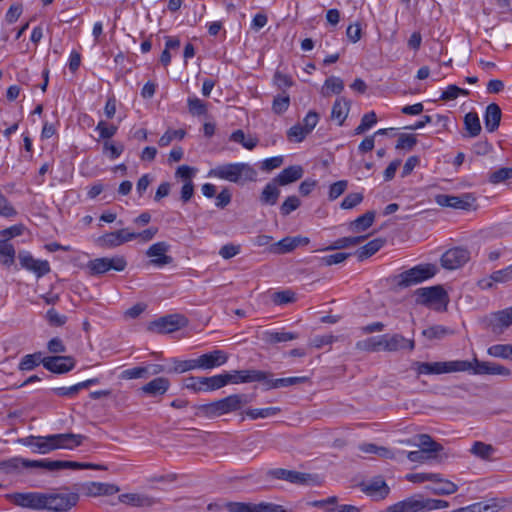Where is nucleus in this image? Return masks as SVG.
Here are the masks:
<instances>
[{"instance_id":"3","label":"nucleus","mask_w":512,"mask_h":512,"mask_svg":"<svg viewBox=\"0 0 512 512\" xmlns=\"http://www.w3.org/2000/svg\"><path fill=\"white\" fill-rule=\"evenodd\" d=\"M418 375H440L453 372L469 371L473 363L467 360H454L443 362H415Z\"/></svg>"},{"instance_id":"34","label":"nucleus","mask_w":512,"mask_h":512,"mask_svg":"<svg viewBox=\"0 0 512 512\" xmlns=\"http://www.w3.org/2000/svg\"><path fill=\"white\" fill-rule=\"evenodd\" d=\"M362 486V491L368 495H379L381 498H385L389 493L388 485L381 478L374 479L368 484H363Z\"/></svg>"},{"instance_id":"35","label":"nucleus","mask_w":512,"mask_h":512,"mask_svg":"<svg viewBox=\"0 0 512 512\" xmlns=\"http://www.w3.org/2000/svg\"><path fill=\"white\" fill-rule=\"evenodd\" d=\"M350 102L344 98H338L333 104L331 117L342 125L349 112Z\"/></svg>"},{"instance_id":"59","label":"nucleus","mask_w":512,"mask_h":512,"mask_svg":"<svg viewBox=\"0 0 512 512\" xmlns=\"http://www.w3.org/2000/svg\"><path fill=\"white\" fill-rule=\"evenodd\" d=\"M508 179H512V168L508 167L500 168L489 175V182L492 184H498Z\"/></svg>"},{"instance_id":"37","label":"nucleus","mask_w":512,"mask_h":512,"mask_svg":"<svg viewBox=\"0 0 512 512\" xmlns=\"http://www.w3.org/2000/svg\"><path fill=\"white\" fill-rule=\"evenodd\" d=\"M417 438L419 442L414 445L419 446L421 450L426 451L429 455H434L443 450V446L434 441L428 434H420Z\"/></svg>"},{"instance_id":"42","label":"nucleus","mask_w":512,"mask_h":512,"mask_svg":"<svg viewBox=\"0 0 512 512\" xmlns=\"http://www.w3.org/2000/svg\"><path fill=\"white\" fill-rule=\"evenodd\" d=\"M470 452L478 458L489 460L494 454L495 448L491 444L476 441L472 445Z\"/></svg>"},{"instance_id":"25","label":"nucleus","mask_w":512,"mask_h":512,"mask_svg":"<svg viewBox=\"0 0 512 512\" xmlns=\"http://www.w3.org/2000/svg\"><path fill=\"white\" fill-rule=\"evenodd\" d=\"M120 503L132 506L147 508L155 505L158 501L150 496L139 493H125L118 497Z\"/></svg>"},{"instance_id":"46","label":"nucleus","mask_w":512,"mask_h":512,"mask_svg":"<svg viewBox=\"0 0 512 512\" xmlns=\"http://www.w3.org/2000/svg\"><path fill=\"white\" fill-rule=\"evenodd\" d=\"M149 377V367H133L130 369H126L121 372L120 379L123 380H131V379H141Z\"/></svg>"},{"instance_id":"40","label":"nucleus","mask_w":512,"mask_h":512,"mask_svg":"<svg viewBox=\"0 0 512 512\" xmlns=\"http://www.w3.org/2000/svg\"><path fill=\"white\" fill-rule=\"evenodd\" d=\"M200 384L203 385V390L213 391L226 386L227 380L224 378V374H219L212 377H200Z\"/></svg>"},{"instance_id":"49","label":"nucleus","mask_w":512,"mask_h":512,"mask_svg":"<svg viewBox=\"0 0 512 512\" xmlns=\"http://www.w3.org/2000/svg\"><path fill=\"white\" fill-rule=\"evenodd\" d=\"M242 373H244L245 383L263 382L264 385L265 382L268 380V377L271 376V374L268 372L254 369L242 370Z\"/></svg>"},{"instance_id":"53","label":"nucleus","mask_w":512,"mask_h":512,"mask_svg":"<svg viewBox=\"0 0 512 512\" xmlns=\"http://www.w3.org/2000/svg\"><path fill=\"white\" fill-rule=\"evenodd\" d=\"M55 460H27L21 458V468H41L48 471H54Z\"/></svg>"},{"instance_id":"43","label":"nucleus","mask_w":512,"mask_h":512,"mask_svg":"<svg viewBox=\"0 0 512 512\" xmlns=\"http://www.w3.org/2000/svg\"><path fill=\"white\" fill-rule=\"evenodd\" d=\"M367 237L366 236H354V237H342L334 241V243L328 247V250H340L348 247L356 246L362 243Z\"/></svg>"},{"instance_id":"22","label":"nucleus","mask_w":512,"mask_h":512,"mask_svg":"<svg viewBox=\"0 0 512 512\" xmlns=\"http://www.w3.org/2000/svg\"><path fill=\"white\" fill-rule=\"evenodd\" d=\"M170 246L166 242H157L149 247L146 252L148 257H154L151 263L155 266H164L170 264L173 259L171 256L166 255Z\"/></svg>"},{"instance_id":"28","label":"nucleus","mask_w":512,"mask_h":512,"mask_svg":"<svg viewBox=\"0 0 512 512\" xmlns=\"http://www.w3.org/2000/svg\"><path fill=\"white\" fill-rule=\"evenodd\" d=\"M303 176V168L298 165L289 166L283 169L273 180L281 186L293 183Z\"/></svg>"},{"instance_id":"62","label":"nucleus","mask_w":512,"mask_h":512,"mask_svg":"<svg viewBox=\"0 0 512 512\" xmlns=\"http://www.w3.org/2000/svg\"><path fill=\"white\" fill-rule=\"evenodd\" d=\"M416 144H417V138L414 134L402 133L399 135V138H398L395 148L396 149H404V150H412Z\"/></svg>"},{"instance_id":"21","label":"nucleus","mask_w":512,"mask_h":512,"mask_svg":"<svg viewBox=\"0 0 512 512\" xmlns=\"http://www.w3.org/2000/svg\"><path fill=\"white\" fill-rule=\"evenodd\" d=\"M86 439V436L81 434L74 433H62V434H53V438L51 439L54 443V449H69L72 450L78 446H80L83 441Z\"/></svg>"},{"instance_id":"16","label":"nucleus","mask_w":512,"mask_h":512,"mask_svg":"<svg viewBox=\"0 0 512 512\" xmlns=\"http://www.w3.org/2000/svg\"><path fill=\"white\" fill-rule=\"evenodd\" d=\"M134 239H136L135 232H129L128 229H120L104 234L98 239V242L102 247L111 248L120 246Z\"/></svg>"},{"instance_id":"19","label":"nucleus","mask_w":512,"mask_h":512,"mask_svg":"<svg viewBox=\"0 0 512 512\" xmlns=\"http://www.w3.org/2000/svg\"><path fill=\"white\" fill-rule=\"evenodd\" d=\"M228 355L223 350H213L209 353L202 354L196 359L197 368L212 369L226 363Z\"/></svg>"},{"instance_id":"20","label":"nucleus","mask_w":512,"mask_h":512,"mask_svg":"<svg viewBox=\"0 0 512 512\" xmlns=\"http://www.w3.org/2000/svg\"><path fill=\"white\" fill-rule=\"evenodd\" d=\"M396 512H428L427 498L421 495L409 497L394 504Z\"/></svg>"},{"instance_id":"7","label":"nucleus","mask_w":512,"mask_h":512,"mask_svg":"<svg viewBox=\"0 0 512 512\" xmlns=\"http://www.w3.org/2000/svg\"><path fill=\"white\" fill-rule=\"evenodd\" d=\"M435 202L441 207H450L466 211L476 209V197L472 193H463L459 196L438 194L435 196Z\"/></svg>"},{"instance_id":"9","label":"nucleus","mask_w":512,"mask_h":512,"mask_svg":"<svg viewBox=\"0 0 512 512\" xmlns=\"http://www.w3.org/2000/svg\"><path fill=\"white\" fill-rule=\"evenodd\" d=\"M79 500L77 493L46 494L45 509L54 512H66L74 507Z\"/></svg>"},{"instance_id":"12","label":"nucleus","mask_w":512,"mask_h":512,"mask_svg":"<svg viewBox=\"0 0 512 512\" xmlns=\"http://www.w3.org/2000/svg\"><path fill=\"white\" fill-rule=\"evenodd\" d=\"M267 476L278 480H284L292 484L307 485L313 482L314 477L309 473H302L294 470H287L283 468L270 469Z\"/></svg>"},{"instance_id":"38","label":"nucleus","mask_w":512,"mask_h":512,"mask_svg":"<svg viewBox=\"0 0 512 512\" xmlns=\"http://www.w3.org/2000/svg\"><path fill=\"white\" fill-rule=\"evenodd\" d=\"M375 219L374 211H367L363 215L356 218L349 225L350 229L354 232H362L372 226Z\"/></svg>"},{"instance_id":"48","label":"nucleus","mask_w":512,"mask_h":512,"mask_svg":"<svg viewBox=\"0 0 512 512\" xmlns=\"http://www.w3.org/2000/svg\"><path fill=\"white\" fill-rule=\"evenodd\" d=\"M488 354L493 357L512 359V344H496L488 348Z\"/></svg>"},{"instance_id":"4","label":"nucleus","mask_w":512,"mask_h":512,"mask_svg":"<svg viewBox=\"0 0 512 512\" xmlns=\"http://www.w3.org/2000/svg\"><path fill=\"white\" fill-rule=\"evenodd\" d=\"M415 295L417 304L434 307L436 310L447 309L449 296L440 285L419 288L415 291Z\"/></svg>"},{"instance_id":"2","label":"nucleus","mask_w":512,"mask_h":512,"mask_svg":"<svg viewBox=\"0 0 512 512\" xmlns=\"http://www.w3.org/2000/svg\"><path fill=\"white\" fill-rule=\"evenodd\" d=\"M249 403L248 396L245 394H232L223 399L212 403L198 406V410L206 417L212 418L221 416L230 412L240 410Z\"/></svg>"},{"instance_id":"24","label":"nucleus","mask_w":512,"mask_h":512,"mask_svg":"<svg viewBox=\"0 0 512 512\" xmlns=\"http://www.w3.org/2000/svg\"><path fill=\"white\" fill-rule=\"evenodd\" d=\"M53 435L48 436H28L22 439V443L25 446H29L34 448V451L39 452L41 454L49 453L54 449V443L51 440Z\"/></svg>"},{"instance_id":"60","label":"nucleus","mask_w":512,"mask_h":512,"mask_svg":"<svg viewBox=\"0 0 512 512\" xmlns=\"http://www.w3.org/2000/svg\"><path fill=\"white\" fill-rule=\"evenodd\" d=\"M188 109L189 112L194 116L205 115L207 112L206 104L196 97L188 98Z\"/></svg>"},{"instance_id":"52","label":"nucleus","mask_w":512,"mask_h":512,"mask_svg":"<svg viewBox=\"0 0 512 512\" xmlns=\"http://www.w3.org/2000/svg\"><path fill=\"white\" fill-rule=\"evenodd\" d=\"M173 367L168 370L169 373H184L197 368L196 359L178 360L172 359Z\"/></svg>"},{"instance_id":"30","label":"nucleus","mask_w":512,"mask_h":512,"mask_svg":"<svg viewBox=\"0 0 512 512\" xmlns=\"http://www.w3.org/2000/svg\"><path fill=\"white\" fill-rule=\"evenodd\" d=\"M433 483L434 484L432 486H428L427 489L435 495H451L458 490V486L455 483L447 479H443L440 474L439 479L433 480Z\"/></svg>"},{"instance_id":"33","label":"nucleus","mask_w":512,"mask_h":512,"mask_svg":"<svg viewBox=\"0 0 512 512\" xmlns=\"http://www.w3.org/2000/svg\"><path fill=\"white\" fill-rule=\"evenodd\" d=\"M309 381L308 377H287V378H278L271 379V376L268 377V380L265 382V388L269 389H277L282 387L293 386L301 383H305Z\"/></svg>"},{"instance_id":"58","label":"nucleus","mask_w":512,"mask_h":512,"mask_svg":"<svg viewBox=\"0 0 512 512\" xmlns=\"http://www.w3.org/2000/svg\"><path fill=\"white\" fill-rule=\"evenodd\" d=\"M308 132L302 127L301 123H297L287 131V138L290 142L300 143L302 142Z\"/></svg>"},{"instance_id":"13","label":"nucleus","mask_w":512,"mask_h":512,"mask_svg":"<svg viewBox=\"0 0 512 512\" xmlns=\"http://www.w3.org/2000/svg\"><path fill=\"white\" fill-rule=\"evenodd\" d=\"M41 363L50 372L56 374H65L76 365V360L72 356H49L42 359Z\"/></svg>"},{"instance_id":"1","label":"nucleus","mask_w":512,"mask_h":512,"mask_svg":"<svg viewBox=\"0 0 512 512\" xmlns=\"http://www.w3.org/2000/svg\"><path fill=\"white\" fill-rule=\"evenodd\" d=\"M210 176L237 184L257 180V171L248 163H229L219 165L209 172Z\"/></svg>"},{"instance_id":"11","label":"nucleus","mask_w":512,"mask_h":512,"mask_svg":"<svg viewBox=\"0 0 512 512\" xmlns=\"http://www.w3.org/2000/svg\"><path fill=\"white\" fill-rule=\"evenodd\" d=\"M13 503L22 508L45 510L46 493L27 492L11 495Z\"/></svg>"},{"instance_id":"57","label":"nucleus","mask_w":512,"mask_h":512,"mask_svg":"<svg viewBox=\"0 0 512 512\" xmlns=\"http://www.w3.org/2000/svg\"><path fill=\"white\" fill-rule=\"evenodd\" d=\"M186 135V132L182 129L178 130H167L159 139L158 144L161 147L168 146L174 139L182 140Z\"/></svg>"},{"instance_id":"63","label":"nucleus","mask_w":512,"mask_h":512,"mask_svg":"<svg viewBox=\"0 0 512 512\" xmlns=\"http://www.w3.org/2000/svg\"><path fill=\"white\" fill-rule=\"evenodd\" d=\"M300 204H301L300 199L297 196H295V195L289 196L280 206V213L283 216H287L291 212L296 210L300 206Z\"/></svg>"},{"instance_id":"6","label":"nucleus","mask_w":512,"mask_h":512,"mask_svg":"<svg viewBox=\"0 0 512 512\" xmlns=\"http://www.w3.org/2000/svg\"><path fill=\"white\" fill-rule=\"evenodd\" d=\"M127 266V261L123 256L102 257L90 260L86 269L90 276L102 275L110 270L118 272L123 271Z\"/></svg>"},{"instance_id":"51","label":"nucleus","mask_w":512,"mask_h":512,"mask_svg":"<svg viewBox=\"0 0 512 512\" xmlns=\"http://www.w3.org/2000/svg\"><path fill=\"white\" fill-rule=\"evenodd\" d=\"M293 240L291 237H285L280 241L273 243L269 247V251L274 254H286L294 250Z\"/></svg>"},{"instance_id":"56","label":"nucleus","mask_w":512,"mask_h":512,"mask_svg":"<svg viewBox=\"0 0 512 512\" xmlns=\"http://www.w3.org/2000/svg\"><path fill=\"white\" fill-rule=\"evenodd\" d=\"M21 470V458H11L0 461V472L5 474H15Z\"/></svg>"},{"instance_id":"17","label":"nucleus","mask_w":512,"mask_h":512,"mask_svg":"<svg viewBox=\"0 0 512 512\" xmlns=\"http://www.w3.org/2000/svg\"><path fill=\"white\" fill-rule=\"evenodd\" d=\"M473 367L470 370H473L474 374L480 375H501V376H509L511 371L500 364L493 362H483L479 361L477 358H474Z\"/></svg>"},{"instance_id":"44","label":"nucleus","mask_w":512,"mask_h":512,"mask_svg":"<svg viewBox=\"0 0 512 512\" xmlns=\"http://www.w3.org/2000/svg\"><path fill=\"white\" fill-rule=\"evenodd\" d=\"M344 89L343 80L339 77L331 76L325 80L323 86V95L328 96L330 93L340 94Z\"/></svg>"},{"instance_id":"45","label":"nucleus","mask_w":512,"mask_h":512,"mask_svg":"<svg viewBox=\"0 0 512 512\" xmlns=\"http://www.w3.org/2000/svg\"><path fill=\"white\" fill-rule=\"evenodd\" d=\"M230 140L240 143L244 148L248 150L254 149L258 144L257 138H246L244 132L241 129L234 131L230 136Z\"/></svg>"},{"instance_id":"55","label":"nucleus","mask_w":512,"mask_h":512,"mask_svg":"<svg viewBox=\"0 0 512 512\" xmlns=\"http://www.w3.org/2000/svg\"><path fill=\"white\" fill-rule=\"evenodd\" d=\"M40 357L41 353L25 355L19 363V369L22 371L33 370L41 363L42 359Z\"/></svg>"},{"instance_id":"61","label":"nucleus","mask_w":512,"mask_h":512,"mask_svg":"<svg viewBox=\"0 0 512 512\" xmlns=\"http://www.w3.org/2000/svg\"><path fill=\"white\" fill-rule=\"evenodd\" d=\"M272 301L276 305L292 303L295 301V293L291 290L274 292L272 295Z\"/></svg>"},{"instance_id":"27","label":"nucleus","mask_w":512,"mask_h":512,"mask_svg":"<svg viewBox=\"0 0 512 512\" xmlns=\"http://www.w3.org/2000/svg\"><path fill=\"white\" fill-rule=\"evenodd\" d=\"M502 112L498 104L491 103L486 107L484 115L485 128L488 132H494L498 129L501 121Z\"/></svg>"},{"instance_id":"10","label":"nucleus","mask_w":512,"mask_h":512,"mask_svg":"<svg viewBox=\"0 0 512 512\" xmlns=\"http://www.w3.org/2000/svg\"><path fill=\"white\" fill-rule=\"evenodd\" d=\"M185 324L186 319L183 316L172 314L152 321L148 326V330L160 334L171 333L180 329Z\"/></svg>"},{"instance_id":"64","label":"nucleus","mask_w":512,"mask_h":512,"mask_svg":"<svg viewBox=\"0 0 512 512\" xmlns=\"http://www.w3.org/2000/svg\"><path fill=\"white\" fill-rule=\"evenodd\" d=\"M46 320L48 321L49 325L60 327L67 322V317L65 315L59 314L54 308H51L46 313Z\"/></svg>"},{"instance_id":"23","label":"nucleus","mask_w":512,"mask_h":512,"mask_svg":"<svg viewBox=\"0 0 512 512\" xmlns=\"http://www.w3.org/2000/svg\"><path fill=\"white\" fill-rule=\"evenodd\" d=\"M170 388V381L165 377H157L140 388V392L150 397L163 396Z\"/></svg>"},{"instance_id":"50","label":"nucleus","mask_w":512,"mask_h":512,"mask_svg":"<svg viewBox=\"0 0 512 512\" xmlns=\"http://www.w3.org/2000/svg\"><path fill=\"white\" fill-rule=\"evenodd\" d=\"M281 409L279 407H268L262 409H248L245 414L251 419L255 420L258 418H268L280 413Z\"/></svg>"},{"instance_id":"47","label":"nucleus","mask_w":512,"mask_h":512,"mask_svg":"<svg viewBox=\"0 0 512 512\" xmlns=\"http://www.w3.org/2000/svg\"><path fill=\"white\" fill-rule=\"evenodd\" d=\"M290 106V97L288 94L283 92V94L277 95L274 97L272 102V111L275 114L281 115L288 110Z\"/></svg>"},{"instance_id":"29","label":"nucleus","mask_w":512,"mask_h":512,"mask_svg":"<svg viewBox=\"0 0 512 512\" xmlns=\"http://www.w3.org/2000/svg\"><path fill=\"white\" fill-rule=\"evenodd\" d=\"M512 281V264L504 269L494 271L488 280L483 279L479 282L482 288H492L493 283H507Z\"/></svg>"},{"instance_id":"54","label":"nucleus","mask_w":512,"mask_h":512,"mask_svg":"<svg viewBox=\"0 0 512 512\" xmlns=\"http://www.w3.org/2000/svg\"><path fill=\"white\" fill-rule=\"evenodd\" d=\"M377 122V116L374 111L363 115L360 124L355 128L354 134L360 135L370 129Z\"/></svg>"},{"instance_id":"15","label":"nucleus","mask_w":512,"mask_h":512,"mask_svg":"<svg viewBox=\"0 0 512 512\" xmlns=\"http://www.w3.org/2000/svg\"><path fill=\"white\" fill-rule=\"evenodd\" d=\"M18 258L23 268L33 272L38 278L50 272V264L46 260H37L28 252H19Z\"/></svg>"},{"instance_id":"18","label":"nucleus","mask_w":512,"mask_h":512,"mask_svg":"<svg viewBox=\"0 0 512 512\" xmlns=\"http://www.w3.org/2000/svg\"><path fill=\"white\" fill-rule=\"evenodd\" d=\"M512 325V306L491 314L489 326L493 333L501 334Z\"/></svg>"},{"instance_id":"26","label":"nucleus","mask_w":512,"mask_h":512,"mask_svg":"<svg viewBox=\"0 0 512 512\" xmlns=\"http://www.w3.org/2000/svg\"><path fill=\"white\" fill-rule=\"evenodd\" d=\"M415 348L414 339H407L401 334H388V342H386L387 352H397L400 350L413 351Z\"/></svg>"},{"instance_id":"5","label":"nucleus","mask_w":512,"mask_h":512,"mask_svg":"<svg viewBox=\"0 0 512 512\" xmlns=\"http://www.w3.org/2000/svg\"><path fill=\"white\" fill-rule=\"evenodd\" d=\"M437 273L434 264H419L395 276L399 288H407L432 278Z\"/></svg>"},{"instance_id":"31","label":"nucleus","mask_w":512,"mask_h":512,"mask_svg":"<svg viewBox=\"0 0 512 512\" xmlns=\"http://www.w3.org/2000/svg\"><path fill=\"white\" fill-rule=\"evenodd\" d=\"M280 196L278 184L272 180L263 188L259 200L262 205H275Z\"/></svg>"},{"instance_id":"39","label":"nucleus","mask_w":512,"mask_h":512,"mask_svg":"<svg viewBox=\"0 0 512 512\" xmlns=\"http://www.w3.org/2000/svg\"><path fill=\"white\" fill-rule=\"evenodd\" d=\"M464 126L469 137H476L481 132V124L476 112H469L464 117Z\"/></svg>"},{"instance_id":"36","label":"nucleus","mask_w":512,"mask_h":512,"mask_svg":"<svg viewBox=\"0 0 512 512\" xmlns=\"http://www.w3.org/2000/svg\"><path fill=\"white\" fill-rule=\"evenodd\" d=\"M16 250L14 246L7 240H0V263L10 267L14 264Z\"/></svg>"},{"instance_id":"41","label":"nucleus","mask_w":512,"mask_h":512,"mask_svg":"<svg viewBox=\"0 0 512 512\" xmlns=\"http://www.w3.org/2000/svg\"><path fill=\"white\" fill-rule=\"evenodd\" d=\"M298 338V334L294 332H266L264 341L268 344H276L280 342L292 341Z\"/></svg>"},{"instance_id":"14","label":"nucleus","mask_w":512,"mask_h":512,"mask_svg":"<svg viewBox=\"0 0 512 512\" xmlns=\"http://www.w3.org/2000/svg\"><path fill=\"white\" fill-rule=\"evenodd\" d=\"M470 253L465 248L456 247L447 250L441 257V265L448 270L458 269L468 262Z\"/></svg>"},{"instance_id":"32","label":"nucleus","mask_w":512,"mask_h":512,"mask_svg":"<svg viewBox=\"0 0 512 512\" xmlns=\"http://www.w3.org/2000/svg\"><path fill=\"white\" fill-rule=\"evenodd\" d=\"M385 244V239L382 238H376L371 241H369L364 246L360 247L356 250L355 255L357 256L359 261H363L372 255H374L376 252H378L383 245Z\"/></svg>"},{"instance_id":"8","label":"nucleus","mask_w":512,"mask_h":512,"mask_svg":"<svg viewBox=\"0 0 512 512\" xmlns=\"http://www.w3.org/2000/svg\"><path fill=\"white\" fill-rule=\"evenodd\" d=\"M223 508L228 512H287L281 505L261 502L258 504L245 502H226Z\"/></svg>"}]
</instances>
